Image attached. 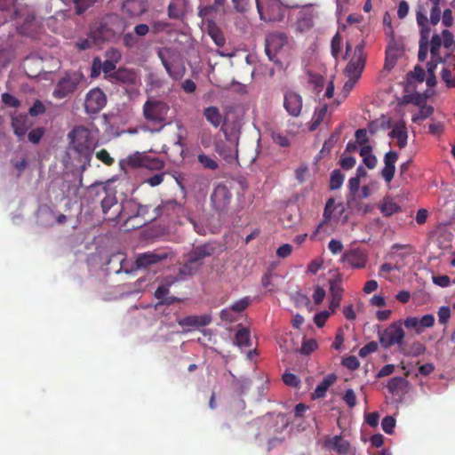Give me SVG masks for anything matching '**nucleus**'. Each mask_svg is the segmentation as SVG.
<instances>
[{"label":"nucleus","instance_id":"052dcab7","mask_svg":"<svg viewBox=\"0 0 455 455\" xmlns=\"http://www.w3.org/2000/svg\"><path fill=\"white\" fill-rule=\"evenodd\" d=\"M235 314V311L231 307H229L220 311V318L223 321L232 323L236 320V315Z\"/></svg>","mask_w":455,"mask_h":455},{"label":"nucleus","instance_id":"09e8293b","mask_svg":"<svg viewBox=\"0 0 455 455\" xmlns=\"http://www.w3.org/2000/svg\"><path fill=\"white\" fill-rule=\"evenodd\" d=\"M381 427L386 434H392L395 427V419L391 416H387L382 419Z\"/></svg>","mask_w":455,"mask_h":455},{"label":"nucleus","instance_id":"c9c22d12","mask_svg":"<svg viewBox=\"0 0 455 455\" xmlns=\"http://www.w3.org/2000/svg\"><path fill=\"white\" fill-rule=\"evenodd\" d=\"M344 175L339 170H334L331 173L330 177V188L331 190L339 189L344 181Z\"/></svg>","mask_w":455,"mask_h":455},{"label":"nucleus","instance_id":"a211bd4d","mask_svg":"<svg viewBox=\"0 0 455 455\" xmlns=\"http://www.w3.org/2000/svg\"><path fill=\"white\" fill-rule=\"evenodd\" d=\"M32 124L29 122L26 115H18L12 118V127L14 134L22 140L31 127Z\"/></svg>","mask_w":455,"mask_h":455},{"label":"nucleus","instance_id":"4c0bfd02","mask_svg":"<svg viewBox=\"0 0 455 455\" xmlns=\"http://www.w3.org/2000/svg\"><path fill=\"white\" fill-rule=\"evenodd\" d=\"M426 352V347L419 341L413 342L408 350L404 352L405 355L417 357L423 355Z\"/></svg>","mask_w":455,"mask_h":455},{"label":"nucleus","instance_id":"69168bd1","mask_svg":"<svg viewBox=\"0 0 455 455\" xmlns=\"http://www.w3.org/2000/svg\"><path fill=\"white\" fill-rule=\"evenodd\" d=\"M328 249L333 255H337L342 251L343 244L339 240L331 239L328 243Z\"/></svg>","mask_w":455,"mask_h":455},{"label":"nucleus","instance_id":"1a4fd4ad","mask_svg":"<svg viewBox=\"0 0 455 455\" xmlns=\"http://www.w3.org/2000/svg\"><path fill=\"white\" fill-rule=\"evenodd\" d=\"M183 212V207L174 199L162 201V203L156 206L152 211V216L148 218L149 220H155L159 218H166L172 220L179 217Z\"/></svg>","mask_w":455,"mask_h":455},{"label":"nucleus","instance_id":"5701e85b","mask_svg":"<svg viewBox=\"0 0 455 455\" xmlns=\"http://www.w3.org/2000/svg\"><path fill=\"white\" fill-rule=\"evenodd\" d=\"M337 379L334 373L327 375L323 381L315 387L313 398H323L325 396L327 390L332 386Z\"/></svg>","mask_w":455,"mask_h":455},{"label":"nucleus","instance_id":"864d4df0","mask_svg":"<svg viewBox=\"0 0 455 455\" xmlns=\"http://www.w3.org/2000/svg\"><path fill=\"white\" fill-rule=\"evenodd\" d=\"M339 132L331 133L330 135V137L328 138V140H326L324 141L321 152H324V151L330 152L331 150V148L334 147V145L336 144V142L339 140Z\"/></svg>","mask_w":455,"mask_h":455},{"label":"nucleus","instance_id":"3c124183","mask_svg":"<svg viewBox=\"0 0 455 455\" xmlns=\"http://www.w3.org/2000/svg\"><path fill=\"white\" fill-rule=\"evenodd\" d=\"M45 112V107L43 102L39 100H35L34 104L28 109V114L31 116H37Z\"/></svg>","mask_w":455,"mask_h":455},{"label":"nucleus","instance_id":"dca6fc26","mask_svg":"<svg viewBox=\"0 0 455 455\" xmlns=\"http://www.w3.org/2000/svg\"><path fill=\"white\" fill-rule=\"evenodd\" d=\"M214 253V247L209 243H204L193 248L189 251L186 258L190 259L191 263H196L198 267H202L204 259L207 257H211Z\"/></svg>","mask_w":455,"mask_h":455},{"label":"nucleus","instance_id":"72a5a7b5","mask_svg":"<svg viewBox=\"0 0 455 455\" xmlns=\"http://www.w3.org/2000/svg\"><path fill=\"white\" fill-rule=\"evenodd\" d=\"M327 113V105L324 104L322 108L319 109H316L312 119V124L310 125L309 130L315 131L318 128L320 124L323 121L325 116Z\"/></svg>","mask_w":455,"mask_h":455},{"label":"nucleus","instance_id":"37998d69","mask_svg":"<svg viewBox=\"0 0 455 455\" xmlns=\"http://www.w3.org/2000/svg\"><path fill=\"white\" fill-rule=\"evenodd\" d=\"M150 206L146 204H139L137 205V211L135 214L132 217H141L144 220V223L150 222L151 220H148L150 216H152V212H149Z\"/></svg>","mask_w":455,"mask_h":455},{"label":"nucleus","instance_id":"4468645a","mask_svg":"<svg viewBox=\"0 0 455 455\" xmlns=\"http://www.w3.org/2000/svg\"><path fill=\"white\" fill-rule=\"evenodd\" d=\"M323 447L339 455H347L351 449L350 443L341 435L327 436L323 441Z\"/></svg>","mask_w":455,"mask_h":455},{"label":"nucleus","instance_id":"cd10ccee","mask_svg":"<svg viewBox=\"0 0 455 455\" xmlns=\"http://www.w3.org/2000/svg\"><path fill=\"white\" fill-rule=\"evenodd\" d=\"M109 60L101 62V69L105 74H108L116 69V63L121 59V54L117 50L111 49L108 52Z\"/></svg>","mask_w":455,"mask_h":455},{"label":"nucleus","instance_id":"e2e57ef3","mask_svg":"<svg viewBox=\"0 0 455 455\" xmlns=\"http://www.w3.org/2000/svg\"><path fill=\"white\" fill-rule=\"evenodd\" d=\"M164 172L156 173L146 179L145 182L148 184L150 187H156L164 181Z\"/></svg>","mask_w":455,"mask_h":455},{"label":"nucleus","instance_id":"c85d7f7f","mask_svg":"<svg viewBox=\"0 0 455 455\" xmlns=\"http://www.w3.org/2000/svg\"><path fill=\"white\" fill-rule=\"evenodd\" d=\"M342 281L343 278L340 274H338L334 278L329 281L331 297L342 299L344 291Z\"/></svg>","mask_w":455,"mask_h":455},{"label":"nucleus","instance_id":"20e7f679","mask_svg":"<svg viewBox=\"0 0 455 455\" xmlns=\"http://www.w3.org/2000/svg\"><path fill=\"white\" fill-rule=\"evenodd\" d=\"M96 196L100 201L103 214L108 215L109 212L114 209L113 216H109L108 219L112 220H116L122 212V208L118 204L116 191L103 186L97 189Z\"/></svg>","mask_w":455,"mask_h":455},{"label":"nucleus","instance_id":"7c9ffc66","mask_svg":"<svg viewBox=\"0 0 455 455\" xmlns=\"http://www.w3.org/2000/svg\"><path fill=\"white\" fill-rule=\"evenodd\" d=\"M197 161L206 170L215 171L219 168L216 159L204 153L198 154Z\"/></svg>","mask_w":455,"mask_h":455},{"label":"nucleus","instance_id":"aec40b11","mask_svg":"<svg viewBox=\"0 0 455 455\" xmlns=\"http://www.w3.org/2000/svg\"><path fill=\"white\" fill-rule=\"evenodd\" d=\"M337 208H340L339 214H341L343 212V205L341 204L335 205V200L333 198H329L325 204V207L323 210V220L317 226L315 232L311 235L310 239L314 240L316 238V235L320 232L323 226L330 221L335 209Z\"/></svg>","mask_w":455,"mask_h":455},{"label":"nucleus","instance_id":"7ed1b4c3","mask_svg":"<svg viewBox=\"0 0 455 455\" xmlns=\"http://www.w3.org/2000/svg\"><path fill=\"white\" fill-rule=\"evenodd\" d=\"M259 19L265 22H279L284 18L286 7L280 0H255Z\"/></svg>","mask_w":455,"mask_h":455},{"label":"nucleus","instance_id":"49530a36","mask_svg":"<svg viewBox=\"0 0 455 455\" xmlns=\"http://www.w3.org/2000/svg\"><path fill=\"white\" fill-rule=\"evenodd\" d=\"M98 0H74L76 4V12L82 14L91 6H92Z\"/></svg>","mask_w":455,"mask_h":455},{"label":"nucleus","instance_id":"a18cd8bd","mask_svg":"<svg viewBox=\"0 0 455 455\" xmlns=\"http://www.w3.org/2000/svg\"><path fill=\"white\" fill-rule=\"evenodd\" d=\"M441 78L448 88H455V75L453 76L449 68L442 70Z\"/></svg>","mask_w":455,"mask_h":455},{"label":"nucleus","instance_id":"c756f323","mask_svg":"<svg viewBox=\"0 0 455 455\" xmlns=\"http://www.w3.org/2000/svg\"><path fill=\"white\" fill-rule=\"evenodd\" d=\"M235 343L240 347H247L251 345L250 331L243 327L239 329L235 337Z\"/></svg>","mask_w":455,"mask_h":455},{"label":"nucleus","instance_id":"2f4dec72","mask_svg":"<svg viewBox=\"0 0 455 455\" xmlns=\"http://www.w3.org/2000/svg\"><path fill=\"white\" fill-rule=\"evenodd\" d=\"M201 267L196 263H191L190 259L186 258V261L179 268V273L182 276H190L199 271Z\"/></svg>","mask_w":455,"mask_h":455},{"label":"nucleus","instance_id":"39448f33","mask_svg":"<svg viewBox=\"0 0 455 455\" xmlns=\"http://www.w3.org/2000/svg\"><path fill=\"white\" fill-rule=\"evenodd\" d=\"M288 45V36L283 32H272L265 39V52L268 59L275 64H281L277 55Z\"/></svg>","mask_w":455,"mask_h":455},{"label":"nucleus","instance_id":"13d9d810","mask_svg":"<svg viewBox=\"0 0 455 455\" xmlns=\"http://www.w3.org/2000/svg\"><path fill=\"white\" fill-rule=\"evenodd\" d=\"M451 317V309L449 307H441L438 310V321L442 324H446Z\"/></svg>","mask_w":455,"mask_h":455},{"label":"nucleus","instance_id":"4d7b16f0","mask_svg":"<svg viewBox=\"0 0 455 455\" xmlns=\"http://www.w3.org/2000/svg\"><path fill=\"white\" fill-rule=\"evenodd\" d=\"M96 157L108 166H110L114 164V159L110 156L109 153L104 148L100 149L96 153Z\"/></svg>","mask_w":455,"mask_h":455},{"label":"nucleus","instance_id":"5fc2aeb1","mask_svg":"<svg viewBox=\"0 0 455 455\" xmlns=\"http://www.w3.org/2000/svg\"><path fill=\"white\" fill-rule=\"evenodd\" d=\"M378 350V344L377 342L375 341H371L369 343H367L365 346H363L360 350H359V355L361 357H365L367 356L368 355L371 354V353H374Z\"/></svg>","mask_w":455,"mask_h":455},{"label":"nucleus","instance_id":"c03bdc74","mask_svg":"<svg viewBox=\"0 0 455 455\" xmlns=\"http://www.w3.org/2000/svg\"><path fill=\"white\" fill-rule=\"evenodd\" d=\"M340 47H341V36L339 32H337L334 36L331 39V55L338 59L339 52H340Z\"/></svg>","mask_w":455,"mask_h":455},{"label":"nucleus","instance_id":"bb28decb","mask_svg":"<svg viewBox=\"0 0 455 455\" xmlns=\"http://www.w3.org/2000/svg\"><path fill=\"white\" fill-rule=\"evenodd\" d=\"M408 384L409 382L405 378L394 377L387 382V388L392 395L399 394L407 388Z\"/></svg>","mask_w":455,"mask_h":455},{"label":"nucleus","instance_id":"338daca9","mask_svg":"<svg viewBox=\"0 0 455 455\" xmlns=\"http://www.w3.org/2000/svg\"><path fill=\"white\" fill-rule=\"evenodd\" d=\"M344 402L349 408H353L356 404V396L352 389H347L343 396Z\"/></svg>","mask_w":455,"mask_h":455},{"label":"nucleus","instance_id":"412c9836","mask_svg":"<svg viewBox=\"0 0 455 455\" xmlns=\"http://www.w3.org/2000/svg\"><path fill=\"white\" fill-rule=\"evenodd\" d=\"M212 321L209 315H188L178 320L179 325L188 328H199L208 325Z\"/></svg>","mask_w":455,"mask_h":455},{"label":"nucleus","instance_id":"58836bf2","mask_svg":"<svg viewBox=\"0 0 455 455\" xmlns=\"http://www.w3.org/2000/svg\"><path fill=\"white\" fill-rule=\"evenodd\" d=\"M434 112V108L431 106H422L417 115L412 116V122L417 123L429 117Z\"/></svg>","mask_w":455,"mask_h":455},{"label":"nucleus","instance_id":"774afa93","mask_svg":"<svg viewBox=\"0 0 455 455\" xmlns=\"http://www.w3.org/2000/svg\"><path fill=\"white\" fill-rule=\"evenodd\" d=\"M283 381L289 387H296L299 384L298 377L292 373H284L283 375Z\"/></svg>","mask_w":455,"mask_h":455},{"label":"nucleus","instance_id":"393cba45","mask_svg":"<svg viewBox=\"0 0 455 455\" xmlns=\"http://www.w3.org/2000/svg\"><path fill=\"white\" fill-rule=\"evenodd\" d=\"M390 136L396 140L397 146L403 148L407 144V131L403 124H396L390 132Z\"/></svg>","mask_w":455,"mask_h":455},{"label":"nucleus","instance_id":"6ab92c4d","mask_svg":"<svg viewBox=\"0 0 455 455\" xmlns=\"http://www.w3.org/2000/svg\"><path fill=\"white\" fill-rule=\"evenodd\" d=\"M419 27L420 38L419 41L418 60L420 62H424L427 60L428 52L430 28L427 24Z\"/></svg>","mask_w":455,"mask_h":455},{"label":"nucleus","instance_id":"f8f14e48","mask_svg":"<svg viewBox=\"0 0 455 455\" xmlns=\"http://www.w3.org/2000/svg\"><path fill=\"white\" fill-rule=\"evenodd\" d=\"M159 58L161 59L162 64L166 69L168 75L173 80H180L184 76L186 68L180 58L176 56L171 59H166L163 52H159Z\"/></svg>","mask_w":455,"mask_h":455},{"label":"nucleus","instance_id":"0eeeda50","mask_svg":"<svg viewBox=\"0 0 455 455\" xmlns=\"http://www.w3.org/2000/svg\"><path fill=\"white\" fill-rule=\"evenodd\" d=\"M365 62L364 43L361 42L355 47L354 55L345 68L346 76L359 79L365 67Z\"/></svg>","mask_w":455,"mask_h":455},{"label":"nucleus","instance_id":"f257e3e1","mask_svg":"<svg viewBox=\"0 0 455 455\" xmlns=\"http://www.w3.org/2000/svg\"><path fill=\"white\" fill-rule=\"evenodd\" d=\"M69 147L77 154V158L82 163L84 170L91 165V160L94 150V140L89 129L84 126L75 127L68 134Z\"/></svg>","mask_w":455,"mask_h":455},{"label":"nucleus","instance_id":"9b49d317","mask_svg":"<svg viewBox=\"0 0 455 455\" xmlns=\"http://www.w3.org/2000/svg\"><path fill=\"white\" fill-rule=\"evenodd\" d=\"M169 256L170 252L165 250L147 251L137 255L135 264L137 268H147L166 259Z\"/></svg>","mask_w":455,"mask_h":455},{"label":"nucleus","instance_id":"4be33fe9","mask_svg":"<svg viewBox=\"0 0 455 455\" xmlns=\"http://www.w3.org/2000/svg\"><path fill=\"white\" fill-rule=\"evenodd\" d=\"M442 44H443L442 36L438 34H434L431 38V41L429 42L428 48L430 47V49H429L430 55H431V58L435 61H437V62H444L445 61V60L442 57V55L440 53Z\"/></svg>","mask_w":455,"mask_h":455},{"label":"nucleus","instance_id":"79ce46f5","mask_svg":"<svg viewBox=\"0 0 455 455\" xmlns=\"http://www.w3.org/2000/svg\"><path fill=\"white\" fill-rule=\"evenodd\" d=\"M143 166L150 170H162L164 167V162L158 157L146 158Z\"/></svg>","mask_w":455,"mask_h":455},{"label":"nucleus","instance_id":"bf43d9fd","mask_svg":"<svg viewBox=\"0 0 455 455\" xmlns=\"http://www.w3.org/2000/svg\"><path fill=\"white\" fill-rule=\"evenodd\" d=\"M232 4L234 6V9L237 12H245L250 8V1L249 0H232Z\"/></svg>","mask_w":455,"mask_h":455},{"label":"nucleus","instance_id":"ea45409f","mask_svg":"<svg viewBox=\"0 0 455 455\" xmlns=\"http://www.w3.org/2000/svg\"><path fill=\"white\" fill-rule=\"evenodd\" d=\"M45 133L44 127H37L31 130L28 134V140L33 144H38Z\"/></svg>","mask_w":455,"mask_h":455},{"label":"nucleus","instance_id":"de8ad7c7","mask_svg":"<svg viewBox=\"0 0 455 455\" xmlns=\"http://www.w3.org/2000/svg\"><path fill=\"white\" fill-rule=\"evenodd\" d=\"M317 348V342L315 339L304 340L299 352L303 355H309Z\"/></svg>","mask_w":455,"mask_h":455},{"label":"nucleus","instance_id":"9d476101","mask_svg":"<svg viewBox=\"0 0 455 455\" xmlns=\"http://www.w3.org/2000/svg\"><path fill=\"white\" fill-rule=\"evenodd\" d=\"M107 103V97L100 88H93L86 94L84 108L88 114L99 113Z\"/></svg>","mask_w":455,"mask_h":455},{"label":"nucleus","instance_id":"473e14b6","mask_svg":"<svg viewBox=\"0 0 455 455\" xmlns=\"http://www.w3.org/2000/svg\"><path fill=\"white\" fill-rule=\"evenodd\" d=\"M114 77L124 84H133L135 80V75L133 72L126 68H119L114 74Z\"/></svg>","mask_w":455,"mask_h":455},{"label":"nucleus","instance_id":"6e6552de","mask_svg":"<svg viewBox=\"0 0 455 455\" xmlns=\"http://www.w3.org/2000/svg\"><path fill=\"white\" fill-rule=\"evenodd\" d=\"M404 335V331L400 323H393L383 331L379 332V342L384 348H388L394 345H402Z\"/></svg>","mask_w":455,"mask_h":455},{"label":"nucleus","instance_id":"680f3d73","mask_svg":"<svg viewBox=\"0 0 455 455\" xmlns=\"http://www.w3.org/2000/svg\"><path fill=\"white\" fill-rule=\"evenodd\" d=\"M209 34L218 46L221 47L225 44V37L219 29H212Z\"/></svg>","mask_w":455,"mask_h":455},{"label":"nucleus","instance_id":"6e6d98bb","mask_svg":"<svg viewBox=\"0 0 455 455\" xmlns=\"http://www.w3.org/2000/svg\"><path fill=\"white\" fill-rule=\"evenodd\" d=\"M342 365L351 371H355L359 367L360 363L355 356L350 355L342 360Z\"/></svg>","mask_w":455,"mask_h":455},{"label":"nucleus","instance_id":"b1692460","mask_svg":"<svg viewBox=\"0 0 455 455\" xmlns=\"http://www.w3.org/2000/svg\"><path fill=\"white\" fill-rule=\"evenodd\" d=\"M188 0H172L168 6V15L171 19H180L183 16Z\"/></svg>","mask_w":455,"mask_h":455},{"label":"nucleus","instance_id":"f3484780","mask_svg":"<svg viewBox=\"0 0 455 455\" xmlns=\"http://www.w3.org/2000/svg\"><path fill=\"white\" fill-rule=\"evenodd\" d=\"M398 159V154L390 150L384 156V167L381 170V176L387 183H390L394 179L395 172V163Z\"/></svg>","mask_w":455,"mask_h":455},{"label":"nucleus","instance_id":"a19ab883","mask_svg":"<svg viewBox=\"0 0 455 455\" xmlns=\"http://www.w3.org/2000/svg\"><path fill=\"white\" fill-rule=\"evenodd\" d=\"M251 299L249 297H244L235 301L230 307L235 314H240L249 307Z\"/></svg>","mask_w":455,"mask_h":455},{"label":"nucleus","instance_id":"0e129e2a","mask_svg":"<svg viewBox=\"0 0 455 455\" xmlns=\"http://www.w3.org/2000/svg\"><path fill=\"white\" fill-rule=\"evenodd\" d=\"M441 36L443 40V45L444 46V48L450 49L454 42L452 33L448 29H444L443 30Z\"/></svg>","mask_w":455,"mask_h":455},{"label":"nucleus","instance_id":"8fccbe9b","mask_svg":"<svg viewBox=\"0 0 455 455\" xmlns=\"http://www.w3.org/2000/svg\"><path fill=\"white\" fill-rule=\"evenodd\" d=\"M1 99H2V102L5 106H8V107L18 108L20 105V100L17 98H15L13 95H12L8 92L3 93L1 96Z\"/></svg>","mask_w":455,"mask_h":455},{"label":"nucleus","instance_id":"e433bc0d","mask_svg":"<svg viewBox=\"0 0 455 455\" xmlns=\"http://www.w3.org/2000/svg\"><path fill=\"white\" fill-rule=\"evenodd\" d=\"M400 210V206L392 201H384L380 207L381 213L386 217L391 216L394 213L398 212Z\"/></svg>","mask_w":455,"mask_h":455},{"label":"nucleus","instance_id":"2eb2a0df","mask_svg":"<svg viewBox=\"0 0 455 455\" xmlns=\"http://www.w3.org/2000/svg\"><path fill=\"white\" fill-rule=\"evenodd\" d=\"M367 259L368 258L366 253L358 248L346 251L341 257V261L343 263H346L352 268L356 269L363 268L366 265Z\"/></svg>","mask_w":455,"mask_h":455},{"label":"nucleus","instance_id":"f03ea898","mask_svg":"<svg viewBox=\"0 0 455 455\" xmlns=\"http://www.w3.org/2000/svg\"><path fill=\"white\" fill-rule=\"evenodd\" d=\"M171 108L167 102L156 98H150L145 101L142 107V114L148 124L153 125L155 131L160 132L171 122L168 114Z\"/></svg>","mask_w":455,"mask_h":455},{"label":"nucleus","instance_id":"603ef678","mask_svg":"<svg viewBox=\"0 0 455 455\" xmlns=\"http://www.w3.org/2000/svg\"><path fill=\"white\" fill-rule=\"evenodd\" d=\"M272 140L274 142L280 147L285 148L290 146V140L289 138L280 132H272Z\"/></svg>","mask_w":455,"mask_h":455},{"label":"nucleus","instance_id":"f704fd0d","mask_svg":"<svg viewBox=\"0 0 455 455\" xmlns=\"http://www.w3.org/2000/svg\"><path fill=\"white\" fill-rule=\"evenodd\" d=\"M215 150L228 163H231L235 159L233 149L229 147H227L225 144L217 143L215 146Z\"/></svg>","mask_w":455,"mask_h":455},{"label":"nucleus","instance_id":"a878e982","mask_svg":"<svg viewBox=\"0 0 455 455\" xmlns=\"http://www.w3.org/2000/svg\"><path fill=\"white\" fill-rule=\"evenodd\" d=\"M204 116L213 127L217 128L222 123V116L217 107L211 106L204 109Z\"/></svg>","mask_w":455,"mask_h":455},{"label":"nucleus","instance_id":"423d86ee","mask_svg":"<svg viewBox=\"0 0 455 455\" xmlns=\"http://www.w3.org/2000/svg\"><path fill=\"white\" fill-rule=\"evenodd\" d=\"M84 76L80 72L67 73L56 84L53 91V96L56 99H64L74 93Z\"/></svg>","mask_w":455,"mask_h":455},{"label":"nucleus","instance_id":"ddd939ff","mask_svg":"<svg viewBox=\"0 0 455 455\" xmlns=\"http://www.w3.org/2000/svg\"><path fill=\"white\" fill-rule=\"evenodd\" d=\"M303 107L302 97L293 91H287L283 96V108L292 117H298L301 114Z\"/></svg>","mask_w":455,"mask_h":455}]
</instances>
